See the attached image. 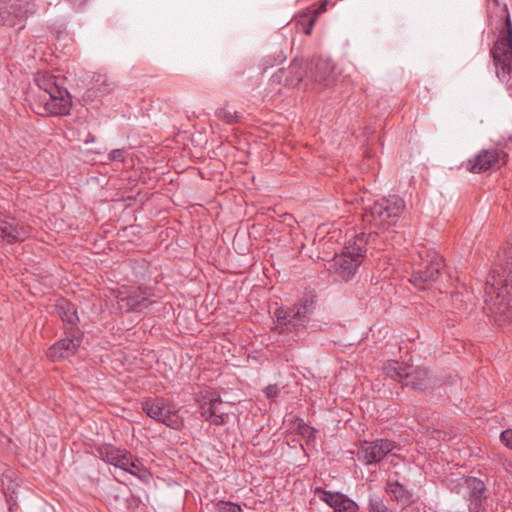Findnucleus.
Returning a JSON list of instances; mask_svg holds the SVG:
<instances>
[{
  "mask_svg": "<svg viewBox=\"0 0 512 512\" xmlns=\"http://www.w3.org/2000/svg\"><path fill=\"white\" fill-rule=\"evenodd\" d=\"M500 270H493L485 282V302L500 324L512 318V245L499 256Z\"/></svg>",
  "mask_w": 512,
  "mask_h": 512,
  "instance_id": "1",
  "label": "nucleus"
},
{
  "mask_svg": "<svg viewBox=\"0 0 512 512\" xmlns=\"http://www.w3.org/2000/svg\"><path fill=\"white\" fill-rule=\"evenodd\" d=\"M35 82L42 90L32 103V109L36 114L43 117L69 114L72 100L63 85V79L44 71L35 75Z\"/></svg>",
  "mask_w": 512,
  "mask_h": 512,
  "instance_id": "2",
  "label": "nucleus"
},
{
  "mask_svg": "<svg viewBox=\"0 0 512 512\" xmlns=\"http://www.w3.org/2000/svg\"><path fill=\"white\" fill-rule=\"evenodd\" d=\"M490 54L498 79L506 84L512 94V21L509 15L505 18L504 26L500 30Z\"/></svg>",
  "mask_w": 512,
  "mask_h": 512,
  "instance_id": "3",
  "label": "nucleus"
},
{
  "mask_svg": "<svg viewBox=\"0 0 512 512\" xmlns=\"http://www.w3.org/2000/svg\"><path fill=\"white\" fill-rule=\"evenodd\" d=\"M405 201L398 195H389L376 200L365 208L363 221L372 228H388L395 225L405 210Z\"/></svg>",
  "mask_w": 512,
  "mask_h": 512,
  "instance_id": "4",
  "label": "nucleus"
},
{
  "mask_svg": "<svg viewBox=\"0 0 512 512\" xmlns=\"http://www.w3.org/2000/svg\"><path fill=\"white\" fill-rule=\"evenodd\" d=\"M314 305L313 297L305 296L292 307H279L275 311L277 319L275 329L279 333H293L294 336H299L306 328Z\"/></svg>",
  "mask_w": 512,
  "mask_h": 512,
  "instance_id": "5",
  "label": "nucleus"
},
{
  "mask_svg": "<svg viewBox=\"0 0 512 512\" xmlns=\"http://www.w3.org/2000/svg\"><path fill=\"white\" fill-rule=\"evenodd\" d=\"M360 233L353 241H349L340 255L335 257L336 272L343 280L348 281L354 277L367 252L366 245L372 234Z\"/></svg>",
  "mask_w": 512,
  "mask_h": 512,
  "instance_id": "6",
  "label": "nucleus"
},
{
  "mask_svg": "<svg viewBox=\"0 0 512 512\" xmlns=\"http://www.w3.org/2000/svg\"><path fill=\"white\" fill-rule=\"evenodd\" d=\"M446 483L452 493L461 495L468 501L470 512H484L487 490L481 479L472 476L451 477Z\"/></svg>",
  "mask_w": 512,
  "mask_h": 512,
  "instance_id": "7",
  "label": "nucleus"
},
{
  "mask_svg": "<svg viewBox=\"0 0 512 512\" xmlns=\"http://www.w3.org/2000/svg\"><path fill=\"white\" fill-rule=\"evenodd\" d=\"M421 262L415 264L410 282L420 290L429 289L438 279L444 266L443 259L436 253L419 252Z\"/></svg>",
  "mask_w": 512,
  "mask_h": 512,
  "instance_id": "8",
  "label": "nucleus"
},
{
  "mask_svg": "<svg viewBox=\"0 0 512 512\" xmlns=\"http://www.w3.org/2000/svg\"><path fill=\"white\" fill-rule=\"evenodd\" d=\"M142 410L153 420L158 421L169 428L178 430L183 426V419L167 406L161 397L147 398L141 403Z\"/></svg>",
  "mask_w": 512,
  "mask_h": 512,
  "instance_id": "9",
  "label": "nucleus"
},
{
  "mask_svg": "<svg viewBox=\"0 0 512 512\" xmlns=\"http://www.w3.org/2000/svg\"><path fill=\"white\" fill-rule=\"evenodd\" d=\"M508 157V154L501 149H482L465 162V168L471 173L497 170L507 163Z\"/></svg>",
  "mask_w": 512,
  "mask_h": 512,
  "instance_id": "10",
  "label": "nucleus"
},
{
  "mask_svg": "<svg viewBox=\"0 0 512 512\" xmlns=\"http://www.w3.org/2000/svg\"><path fill=\"white\" fill-rule=\"evenodd\" d=\"M272 83L289 87L308 86V64L303 60L294 59L288 68L279 69L271 77Z\"/></svg>",
  "mask_w": 512,
  "mask_h": 512,
  "instance_id": "11",
  "label": "nucleus"
},
{
  "mask_svg": "<svg viewBox=\"0 0 512 512\" xmlns=\"http://www.w3.org/2000/svg\"><path fill=\"white\" fill-rule=\"evenodd\" d=\"M397 444L388 439H376L361 443L357 457L365 465H373L381 462L385 456L393 452Z\"/></svg>",
  "mask_w": 512,
  "mask_h": 512,
  "instance_id": "12",
  "label": "nucleus"
},
{
  "mask_svg": "<svg viewBox=\"0 0 512 512\" xmlns=\"http://www.w3.org/2000/svg\"><path fill=\"white\" fill-rule=\"evenodd\" d=\"M34 3L14 1L10 4L0 6V24L14 27L21 24L19 29L24 28V21L36 12Z\"/></svg>",
  "mask_w": 512,
  "mask_h": 512,
  "instance_id": "13",
  "label": "nucleus"
},
{
  "mask_svg": "<svg viewBox=\"0 0 512 512\" xmlns=\"http://www.w3.org/2000/svg\"><path fill=\"white\" fill-rule=\"evenodd\" d=\"M149 296L150 294L140 287L129 291H120L117 295V309L121 313H140L152 304Z\"/></svg>",
  "mask_w": 512,
  "mask_h": 512,
  "instance_id": "14",
  "label": "nucleus"
},
{
  "mask_svg": "<svg viewBox=\"0 0 512 512\" xmlns=\"http://www.w3.org/2000/svg\"><path fill=\"white\" fill-rule=\"evenodd\" d=\"M66 337L53 344L48 350V357L53 360H62L72 356L80 347L82 334L77 330L66 331Z\"/></svg>",
  "mask_w": 512,
  "mask_h": 512,
  "instance_id": "15",
  "label": "nucleus"
},
{
  "mask_svg": "<svg viewBox=\"0 0 512 512\" xmlns=\"http://www.w3.org/2000/svg\"><path fill=\"white\" fill-rule=\"evenodd\" d=\"M314 493L335 512H359L358 503L342 492H333L316 487Z\"/></svg>",
  "mask_w": 512,
  "mask_h": 512,
  "instance_id": "16",
  "label": "nucleus"
},
{
  "mask_svg": "<svg viewBox=\"0 0 512 512\" xmlns=\"http://www.w3.org/2000/svg\"><path fill=\"white\" fill-rule=\"evenodd\" d=\"M308 64V83L317 82L328 85L333 81L334 65L328 59L319 58L307 62Z\"/></svg>",
  "mask_w": 512,
  "mask_h": 512,
  "instance_id": "17",
  "label": "nucleus"
},
{
  "mask_svg": "<svg viewBox=\"0 0 512 512\" xmlns=\"http://www.w3.org/2000/svg\"><path fill=\"white\" fill-rule=\"evenodd\" d=\"M385 492L402 509L410 507L417 500L413 489L406 487L398 480H388L385 485Z\"/></svg>",
  "mask_w": 512,
  "mask_h": 512,
  "instance_id": "18",
  "label": "nucleus"
},
{
  "mask_svg": "<svg viewBox=\"0 0 512 512\" xmlns=\"http://www.w3.org/2000/svg\"><path fill=\"white\" fill-rule=\"evenodd\" d=\"M223 402L220 397L203 400L200 405L201 417L214 425H224L228 418L227 412L222 407Z\"/></svg>",
  "mask_w": 512,
  "mask_h": 512,
  "instance_id": "19",
  "label": "nucleus"
},
{
  "mask_svg": "<svg viewBox=\"0 0 512 512\" xmlns=\"http://www.w3.org/2000/svg\"><path fill=\"white\" fill-rule=\"evenodd\" d=\"M97 456L108 464L123 469L127 466V459L130 455L125 449H119L112 445H101L96 449Z\"/></svg>",
  "mask_w": 512,
  "mask_h": 512,
  "instance_id": "20",
  "label": "nucleus"
},
{
  "mask_svg": "<svg viewBox=\"0 0 512 512\" xmlns=\"http://www.w3.org/2000/svg\"><path fill=\"white\" fill-rule=\"evenodd\" d=\"M29 235V230L23 225L0 218V240L7 243L24 241Z\"/></svg>",
  "mask_w": 512,
  "mask_h": 512,
  "instance_id": "21",
  "label": "nucleus"
},
{
  "mask_svg": "<svg viewBox=\"0 0 512 512\" xmlns=\"http://www.w3.org/2000/svg\"><path fill=\"white\" fill-rule=\"evenodd\" d=\"M437 379L425 368H416L410 371L405 386L414 390L426 391L435 386Z\"/></svg>",
  "mask_w": 512,
  "mask_h": 512,
  "instance_id": "22",
  "label": "nucleus"
},
{
  "mask_svg": "<svg viewBox=\"0 0 512 512\" xmlns=\"http://www.w3.org/2000/svg\"><path fill=\"white\" fill-rule=\"evenodd\" d=\"M56 310L64 324L71 326L66 331L75 330L74 327L79 321L75 305L66 299H60L56 304Z\"/></svg>",
  "mask_w": 512,
  "mask_h": 512,
  "instance_id": "23",
  "label": "nucleus"
},
{
  "mask_svg": "<svg viewBox=\"0 0 512 512\" xmlns=\"http://www.w3.org/2000/svg\"><path fill=\"white\" fill-rule=\"evenodd\" d=\"M123 470L137 477L145 484H149L153 479L152 473L137 458H134L131 453L127 459V466H124Z\"/></svg>",
  "mask_w": 512,
  "mask_h": 512,
  "instance_id": "24",
  "label": "nucleus"
},
{
  "mask_svg": "<svg viewBox=\"0 0 512 512\" xmlns=\"http://www.w3.org/2000/svg\"><path fill=\"white\" fill-rule=\"evenodd\" d=\"M385 374L393 380L407 382L410 373L409 368L396 360L388 361L384 366Z\"/></svg>",
  "mask_w": 512,
  "mask_h": 512,
  "instance_id": "25",
  "label": "nucleus"
},
{
  "mask_svg": "<svg viewBox=\"0 0 512 512\" xmlns=\"http://www.w3.org/2000/svg\"><path fill=\"white\" fill-rule=\"evenodd\" d=\"M367 512H395L388 507L382 496L378 494H369L367 502Z\"/></svg>",
  "mask_w": 512,
  "mask_h": 512,
  "instance_id": "26",
  "label": "nucleus"
},
{
  "mask_svg": "<svg viewBox=\"0 0 512 512\" xmlns=\"http://www.w3.org/2000/svg\"><path fill=\"white\" fill-rule=\"evenodd\" d=\"M115 87V84L105 75H97L94 77L93 89H95L100 95L111 92Z\"/></svg>",
  "mask_w": 512,
  "mask_h": 512,
  "instance_id": "27",
  "label": "nucleus"
},
{
  "mask_svg": "<svg viewBox=\"0 0 512 512\" xmlns=\"http://www.w3.org/2000/svg\"><path fill=\"white\" fill-rule=\"evenodd\" d=\"M296 429L302 437H304L308 440H311L314 438V429L312 427H310L308 424H306L303 419H300L296 423Z\"/></svg>",
  "mask_w": 512,
  "mask_h": 512,
  "instance_id": "28",
  "label": "nucleus"
},
{
  "mask_svg": "<svg viewBox=\"0 0 512 512\" xmlns=\"http://www.w3.org/2000/svg\"><path fill=\"white\" fill-rule=\"evenodd\" d=\"M216 115L219 118L226 120L228 123H232V122L236 121V119L238 118L237 113L233 114L225 108L218 109L216 111Z\"/></svg>",
  "mask_w": 512,
  "mask_h": 512,
  "instance_id": "29",
  "label": "nucleus"
},
{
  "mask_svg": "<svg viewBox=\"0 0 512 512\" xmlns=\"http://www.w3.org/2000/svg\"><path fill=\"white\" fill-rule=\"evenodd\" d=\"M220 509L222 512H242V508L240 505L232 503V502H220Z\"/></svg>",
  "mask_w": 512,
  "mask_h": 512,
  "instance_id": "30",
  "label": "nucleus"
},
{
  "mask_svg": "<svg viewBox=\"0 0 512 512\" xmlns=\"http://www.w3.org/2000/svg\"><path fill=\"white\" fill-rule=\"evenodd\" d=\"M500 440L507 448L512 450V429L502 431Z\"/></svg>",
  "mask_w": 512,
  "mask_h": 512,
  "instance_id": "31",
  "label": "nucleus"
},
{
  "mask_svg": "<svg viewBox=\"0 0 512 512\" xmlns=\"http://www.w3.org/2000/svg\"><path fill=\"white\" fill-rule=\"evenodd\" d=\"M109 158L114 161H124V151L122 149H114L110 152Z\"/></svg>",
  "mask_w": 512,
  "mask_h": 512,
  "instance_id": "32",
  "label": "nucleus"
},
{
  "mask_svg": "<svg viewBox=\"0 0 512 512\" xmlns=\"http://www.w3.org/2000/svg\"><path fill=\"white\" fill-rule=\"evenodd\" d=\"M265 394L267 395V397L271 398V397H275L277 396L278 394V389L276 386H273V385H269L266 387L265 389Z\"/></svg>",
  "mask_w": 512,
  "mask_h": 512,
  "instance_id": "33",
  "label": "nucleus"
},
{
  "mask_svg": "<svg viewBox=\"0 0 512 512\" xmlns=\"http://www.w3.org/2000/svg\"><path fill=\"white\" fill-rule=\"evenodd\" d=\"M314 23H315V18L314 17L309 18V20H308V27L305 29V33L306 34H310L311 33V29H312Z\"/></svg>",
  "mask_w": 512,
  "mask_h": 512,
  "instance_id": "34",
  "label": "nucleus"
},
{
  "mask_svg": "<svg viewBox=\"0 0 512 512\" xmlns=\"http://www.w3.org/2000/svg\"><path fill=\"white\" fill-rule=\"evenodd\" d=\"M284 60H285V56H284V55H282V53H280V54L278 55V57H277L276 61L280 63V62H282V61H284Z\"/></svg>",
  "mask_w": 512,
  "mask_h": 512,
  "instance_id": "35",
  "label": "nucleus"
}]
</instances>
